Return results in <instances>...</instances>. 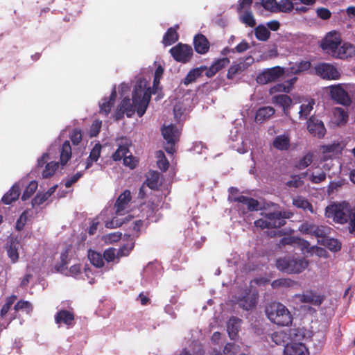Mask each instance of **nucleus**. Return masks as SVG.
<instances>
[{
    "label": "nucleus",
    "mask_w": 355,
    "mask_h": 355,
    "mask_svg": "<svg viewBox=\"0 0 355 355\" xmlns=\"http://www.w3.org/2000/svg\"><path fill=\"white\" fill-rule=\"evenodd\" d=\"M352 210V208L347 202L334 203L326 207L325 216L335 223L344 224L348 222Z\"/></svg>",
    "instance_id": "nucleus-4"
},
{
    "label": "nucleus",
    "mask_w": 355,
    "mask_h": 355,
    "mask_svg": "<svg viewBox=\"0 0 355 355\" xmlns=\"http://www.w3.org/2000/svg\"><path fill=\"white\" fill-rule=\"evenodd\" d=\"M101 145L100 144H96L95 146L92 149L89 156L85 162V169L89 168L94 162H96L100 156H101Z\"/></svg>",
    "instance_id": "nucleus-41"
},
{
    "label": "nucleus",
    "mask_w": 355,
    "mask_h": 355,
    "mask_svg": "<svg viewBox=\"0 0 355 355\" xmlns=\"http://www.w3.org/2000/svg\"><path fill=\"white\" fill-rule=\"evenodd\" d=\"M204 68H196L189 72L187 76L183 80V83L185 85H188L189 84L193 83L196 80L197 78L200 77L202 73Z\"/></svg>",
    "instance_id": "nucleus-48"
},
{
    "label": "nucleus",
    "mask_w": 355,
    "mask_h": 355,
    "mask_svg": "<svg viewBox=\"0 0 355 355\" xmlns=\"http://www.w3.org/2000/svg\"><path fill=\"white\" fill-rule=\"evenodd\" d=\"M230 63V60L227 58H223L216 60L209 69H207L206 76L207 77H212L214 76L218 71L221 70L223 68L227 66ZM206 69V68H204Z\"/></svg>",
    "instance_id": "nucleus-35"
},
{
    "label": "nucleus",
    "mask_w": 355,
    "mask_h": 355,
    "mask_svg": "<svg viewBox=\"0 0 355 355\" xmlns=\"http://www.w3.org/2000/svg\"><path fill=\"white\" fill-rule=\"evenodd\" d=\"M318 243L328 248L331 251L337 252L340 250L341 244L338 240L329 238L327 235L322 238L321 240H318Z\"/></svg>",
    "instance_id": "nucleus-43"
},
{
    "label": "nucleus",
    "mask_w": 355,
    "mask_h": 355,
    "mask_svg": "<svg viewBox=\"0 0 355 355\" xmlns=\"http://www.w3.org/2000/svg\"><path fill=\"white\" fill-rule=\"evenodd\" d=\"M341 42L340 34L336 31H331L321 40L320 47L326 53L334 57Z\"/></svg>",
    "instance_id": "nucleus-11"
},
{
    "label": "nucleus",
    "mask_w": 355,
    "mask_h": 355,
    "mask_svg": "<svg viewBox=\"0 0 355 355\" xmlns=\"http://www.w3.org/2000/svg\"><path fill=\"white\" fill-rule=\"evenodd\" d=\"M71 246H67L61 253V265L59 266V270L61 272L67 276L77 277L81 272V266L80 264H73L69 269L67 268V266L71 259Z\"/></svg>",
    "instance_id": "nucleus-12"
},
{
    "label": "nucleus",
    "mask_w": 355,
    "mask_h": 355,
    "mask_svg": "<svg viewBox=\"0 0 355 355\" xmlns=\"http://www.w3.org/2000/svg\"><path fill=\"white\" fill-rule=\"evenodd\" d=\"M355 56V46L349 42H341L333 58L345 60Z\"/></svg>",
    "instance_id": "nucleus-23"
},
{
    "label": "nucleus",
    "mask_w": 355,
    "mask_h": 355,
    "mask_svg": "<svg viewBox=\"0 0 355 355\" xmlns=\"http://www.w3.org/2000/svg\"><path fill=\"white\" fill-rule=\"evenodd\" d=\"M240 352V347L238 345L228 343L225 345L223 355H238ZM213 355H222L219 353H215Z\"/></svg>",
    "instance_id": "nucleus-52"
},
{
    "label": "nucleus",
    "mask_w": 355,
    "mask_h": 355,
    "mask_svg": "<svg viewBox=\"0 0 355 355\" xmlns=\"http://www.w3.org/2000/svg\"><path fill=\"white\" fill-rule=\"evenodd\" d=\"M88 259L91 263L96 268H101L104 265L103 255L94 250L88 251Z\"/></svg>",
    "instance_id": "nucleus-44"
},
{
    "label": "nucleus",
    "mask_w": 355,
    "mask_h": 355,
    "mask_svg": "<svg viewBox=\"0 0 355 355\" xmlns=\"http://www.w3.org/2000/svg\"><path fill=\"white\" fill-rule=\"evenodd\" d=\"M266 312L268 319L277 325L287 326L292 322L293 317L291 312L281 303H271L267 306Z\"/></svg>",
    "instance_id": "nucleus-3"
},
{
    "label": "nucleus",
    "mask_w": 355,
    "mask_h": 355,
    "mask_svg": "<svg viewBox=\"0 0 355 355\" xmlns=\"http://www.w3.org/2000/svg\"><path fill=\"white\" fill-rule=\"evenodd\" d=\"M16 300V295H12L6 299V303L1 310V317L3 318L8 313Z\"/></svg>",
    "instance_id": "nucleus-57"
},
{
    "label": "nucleus",
    "mask_w": 355,
    "mask_h": 355,
    "mask_svg": "<svg viewBox=\"0 0 355 355\" xmlns=\"http://www.w3.org/2000/svg\"><path fill=\"white\" fill-rule=\"evenodd\" d=\"M55 320L59 325L64 324L67 327H71L74 323V314L70 311L61 310L55 315Z\"/></svg>",
    "instance_id": "nucleus-30"
},
{
    "label": "nucleus",
    "mask_w": 355,
    "mask_h": 355,
    "mask_svg": "<svg viewBox=\"0 0 355 355\" xmlns=\"http://www.w3.org/2000/svg\"><path fill=\"white\" fill-rule=\"evenodd\" d=\"M254 34L258 40L266 41L270 35L268 28L264 25H259L254 28Z\"/></svg>",
    "instance_id": "nucleus-46"
},
{
    "label": "nucleus",
    "mask_w": 355,
    "mask_h": 355,
    "mask_svg": "<svg viewBox=\"0 0 355 355\" xmlns=\"http://www.w3.org/2000/svg\"><path fill=\"white\" fill-rule=\"evenodd\" d=\"M299 230L306 234L313 235L321 240L330 232V228L324 225H317L313 223L304 222L299 227Z\"/></svg>",
    "instance_id": "nucleus-14"
},
{
    "label": "nucleus",
    "mask_w": 355,
    "mask_h": 355,
    "mask_svg": "<svg viewBox=\"0 0 355 355\" xmlns=\"http://www.w3.org/2000/svg\"><path fill=\"white\" fill-rule=\"evenodd\" d=\"M348 119L347 112L341 107H335L332 112V123L336 126L344 125Z\"/></svg>",
    "instance_id": "nucleus-31"
},
{
    "label": "nucleus",
    "mask_w": 355,
    "mask_h": 355,
    "mask_svg": "<svg viewBox=\"0 0 355 355\" xmlns=\"http://www.w3.org/2000/svg\"><path fill=\"white\" fill-rule=\"evenodd\" d=\"M311 67V63L309 61H302L298 63L292 64L290 67H287L285 73L289 75L297 74L302 71L308 70Z\"/></svg>",
    "instance_id": "nucleus-37"
},
{
    "label": "nucleus",
    "mask_w": 355,
    "mask_h": 355,
    "mask_svg": "<svg viewBox=\"0 0 355 355\" xmlns=\"http://www.w3.org/2000/svg\"><path fill=\"white\" fill-rule=\"evenodd\" d=\"M293 205L297 208L302 209L304 211H309L311 213H313V209L311 204L304 198L297 197L293 200Z\"/></svg>",
    "instance_id": "nucleus-45"
},
{
    "label": "nucleus",
    "mask_w": 355,
    "mask_h": 355,
    "mask_svg": "<svg viewBox=\"0 0 355 355\" xmlns=\"http://www.w3.org/2000/svg\"><path fill=\"white\" fill-rule=\"evenodd\" d=\"M309 132L315 137L322 138L326 133V128L323 122L318 119L311 117L307 121Z\"/></svg>",
    "instance_id": "nucleus-24"
},
{
    "label": "nucleus",
    "mask_w": 355,
    "mask_h": 355,
    "mask_svg": "<svg viewBox=\"0 0 355 355\" xmlns=\"http://www.w3.org/2000/svg\"><path fill=\"white\" fill-rule=\"evenodd\" d=\"M178 40V35L176 32V28H170L165 33L163 37V43L165 45H171Z\"/></svg>",
    "instance_id": "nucleus-47"
},
{
    "label": "nucleus",
    "mask_w": 355,
    "mask_h": 355,
    "mask_svg": "<svg viewBox=\"0 0 355 355\" xmlns=\"http://www.w3.org/2000/svg\"><path fill=\"white\" fill-rule=\"evenodd\" d=\"M139 163V159L137 157L133 156L132 154L125 156L123 159V164L130 168L134 169L136 168Z\"/></svg>",
    "instance_id": "nucleus-60"
},
{
    "label": "nucleus",
    "mask_w": 355,
    "mask_h": 355,
    "mask_svg": "<svg viewBox=\"0 0 355 355\" xmlns=\"http://www.w3.org/2000/svg\"><path fill=\"white\" fill-rule=\"evenodd\" d=\"M160 185L159 181V173L156 171H150L147 175V178L146 182L140 188L139 196L141 197H144L145 195V188L146 186L149 187L151 189H157Z\"/></svg>",
    "instance_id": "nucleus-26"
},
{
    "label": "nucleus",
    "mask_w": 355,
    "mask_h": 355,
    "mask_svg": "<svg viewBox=\"0 0 355 355\" xmlns=\"http://www.w3.org/2000/svg\"><path fill=\"white\" fill-rule=\"evenodd\" d=\"M282 244L297 245L304 254H315L318 257H326L327 251L318 246H311L309 243L300 238H284L282 240Z\"/></svg>",
    "instance_id": "nucleus-9"
},
{
    "label": "nucleus",
    "mask_w": 355,
    "mask_h": 355,
    "mask_svg": "<svg viewBox=\"0 0 355 355\" xmlns=\"http://www.w3.org/2000/svg\"><path fill=\"white\" fill-rule=\"evenodd\" d=\"M60 153V164L64 166L71 157V147L69 141H65L63 143Z\"/></svg>",
    "instance_id": "nucleus-42"
},
{
    "label": "nucleus",
    "mask_w": 355,
    "mask_h": 355,
    "mask_svg": "<svg viewBox=\"0 0 355 355\" xmlns=\"http://www.w3.org/2000/svg\"><path fill=\"white\" fill-rule=\"evenodd\" d=\"M327 89L329 90L331 98L338 103L344 106L351 104V98L341 84L331 85Z\"/></svg>",
    "instance_id": "nucleus-15"
},
{
    "label": "nucleus",
    "mask_w": 355,
    "mask_h": 355,
    "mask_svg": "<svg viewBox=\"0 0 355 355\" xmlns=\"http://www.w3.org/2000/svg\"><path fill=\"white\" fill-rule=\"evenodd\" d=\"M314 105L315 101L312 98H308L301 101L298 112L300 119L304 120L307 119L312 112Z\"/></svg>",
    "instance_id": "nucleus-34"
},
{
    "label": "nucleus",
    "mask_w": 355,
    "mask_h": 355,
    "mask_svg": "<svg viewBox=\"0 0 355 355\" xmlns=\"http://www.w3.org/2000/svg\"><path fill=\"white\" fill-rule=\"evenodd\" d=\"M104 260L107 262L119 261V257H118L117 250L115 248H110L105 250L103 253Z\"/></svg>",
    "instance_id": "nucleus-55"
},
{
    "label": "nucleus",
    "mask_w": 355,
    "mask_h": 355,
    "mask_svg": "<svg viewBox=\"0 0 355 355\" xmlns=\"http://www.w3.org/2000/svg\"><path fill=\"white\" fill-rule=\"evenodd\" d=\"M348 229L349 232L355 234V207L352 208L348 220Z\"/></svg>",
    "instance_id": "nucleus-64"
},
{
    "label": "nucleus",
    "mask_w": 355,
    "mask_h": 355,
    "mask_svg": "<svg viewBox=\"0 0 355 355\" xmlns=\"http://www.w3.org/2000/svg\"><path fill=\"white\" fill-rule=\"evenodd\" d=\"M193 44L196 52L200 54L207 53L209 49V42L202 34L197 35L193 39Z\"/></svg>",
    "instance_id": "nucleus-33"
},
{
    "label": "nucleus",
    "mask_w": 355,
    "mask_h": 355,
    "mask_svg": "<svg viewBox=\"0 0 355 355\" xmlns=\"http://www.w3.org/2000/svg\"><path fill=\"white\" fill-rule=\"evenodd\" d=\"M345 148V144L341 142H334L331 144L324 145L321 147L322 156L321 161L325 162L332 156L340 155Z\"/></svg>",
    "instance_id": "nucleus-20"
},
{
    "label": "nucleus",
    "mask_w": 355,
    "mask_h": 355,
    "mask_svg": "<svg viewBox=\"0 0 355 355\" xmlns=\"http://www.w3.org/2000/svg\"><path fill=\"white\" fill-rule=\"evenodd\" d=\"M355 166V162L352 159L349 158L344 160L340 164V171L345 175H347L349 171L353 170L352 168Z\"/></svg>",
    "instance_id": "nucleus-59"
},
{
    "label": "nucleus",
    "mask_w": 355,
    "mask_h": 355,
    "mask_svg": "<svg viewBox=\"0 0 355 355\" xmlns=\"http://www.w3.org/2000/svg\"><path fill=\"white\" fill-rule=\"evenodd\" d=\"M21 241L17 237H11L7 245V254L12 263H16L19 259V251L21 249Z\"/></svg>",
    "instance_id": "nucleus-25"
},
{
    "label": "nucleus",
    "mask_w": 355,
    "mask_h": 355,
    "mask_svg": "<svg viewBox=\"0 0 355 355\" xmlns=\"http://www.w3.org/2000/svg\"><path fill=\"white\" fill-rule=\"evenodd\" d=\"M234 302L242 309L248 310L255 306L256 295L250 294V291L245 289L241 294L235 296Z\"/></svg>",
    "instance_id": "nucleus-19"
},
{
    "label": "nucleus",
    "mask_w": 355,
    "mask_h": 355,
    "mask_svg": "<svg viewBox=\"0 0 355 355\" xmlns=\"http://www.w3.org/2000/svg\"><path fill=\"white\" fill-rule=\"evenodd\" d=\"M315 73L322 79L329 80H338L341 76L340 70L330 63H320L315 67Z\"/></svg>",
    "instance_id": "nucleus-13"
},
{
    "label": "nucleus",
    "mask_w": 355,
    "mask_h": 355,
    "mask_svg": "<svg viewBox=\"0 0 355 355\" xmlns=\"http://www.w3.org/2000/svg\"><path fill=\"white\" fill-rule=\"evenodd\" d=\"M37 182L36 181H32L29 183V184L26 187L22 196V200H26L28 199L36 191L37 188Z\"/></svg>",
    "instance_id": "nucleus-54"
},
{
    "label": "nucleus",
    "mask_w": 355,
    "mask_h": 355,
    "mask_svg": "<svg viewBox=\"0 0 355 355\" xmlns=\"http://www.w3.org/2000/svg\"><path fill=\"white\" fill-rule=\"evenodd\" d=\"M246 69V65L245 63H241L232 65L228 70L227 72V78L229 79H232L234 76Z\"/></svg>",
    "instance_id": "nucleus-53"
},
{
    "label": "nucleus",
    "mask_w": 355,
    "mask_h": 355,
    "mask_svg": "<svg viewBox=\"0 0 355 355\" xmlns=\"http://www.w3.org/2000/svg\"><path fill=\"white\" fill-rule=\"evenodd\" d=\"M53 148L54 146L52 145L48 151L39 157L37 161V167H42L46 164L45 168L42 173L44 178H47L54 175L59 168V162L53 160L56 157V153H54Z\"/></svg>",
    "instance_id": "nucleus-7"
},
{
    "label": "nucleus",
    "mask_w": 355,
    "mask_h": 355,
    "mask_svg": "<svg viewBox=\"0 0 355 355\" xmlns=\"http://www.w3.org/2000/svg\"><path fill=\"white\" fill-rule=\"evenodd\" d=\"M49 198V194L38 193L33 200V207L40 205L44 203Z\"/></svg>",
    "instance_id": "nucleus-63"
},
{
    "label": "nucleus",
    "mask_w": 355,
    "mask_h": 355,
    "mask_svg": "<svg viewBox=\"0 0 355 355\" xmlns=\"http://www.w3.org/2000/svg\"><path fill=\"white\" fill-rule=\"evenodd\" d=\"M292 300L301 303H310L313 305H320L323 301V297L313 291H306L302 295L297 294L292 297Z\"/></svg>",
    "instance_id": "nucleus-22"
},
{
    "label": "nucleus",
    "mask_w": 355,
    "mask_h": 355,
    "mask_svg": "<svg viewBox=\"0 0 355 355\" xmlns=\"http://www.w3.org/2000/svg\"><path fill=\"white\" fill-rule=\"evenodd\" d=\"M236 189L233 187L230 189V195L229 196V199L231 201L238 202L237 207L239 212L242 214H245L247 211H254L259 209V202L257 200L244 196L234 197V192H236Z\"/></svg>",
    "instance_id": "nucleus-10"
},
{
    "label": "nucleus",
    "mask_w": 355,
    "mask_h": 355,
    "mask_svg": "<svg viewBox=\"0 0 355 355\" xmlns=\"http://www.w3.org/2000/svg\"><path fill=\"white\" fill-rule=\"evenodd\" d=\"M277 268L287 273H300L308 266V261L304 258L285 257L279 259L276 263Z\"/></svg>",
    "instance_id": "nucleus-6"
},
{
    "label": "nucleus",
    "mask_w": 355,
    "mask_h": 355,
    "mask_svg": "<svg viewBox=\"0 0 355 355\" xmlns=\"http://www.w3.org/2000/svg\"><path fill=\"white\" fill-rule=\"evenodd\" d=\"M305 337V330L300 328L275 331L271 336V338L275 344L284 345V347L293 340H304Z\"/></svg>",
    "instance_id": "nucleus-5"
},
{
    "label": "nucleus",
    "mask_w": 355,
    "mask_h": 355,
    "mask_svg": "<svg viewBox=\"0 0 355 355\" xmlns=\"http://www.w3.org/2000/svg\"><path fill=\"white\" fill-rule=\"evenodd\" d=\"M325 179H326V173L322 171H318V170L313 171L309 175V180L314 184L320 183V182L324 181Z\"/></svg>",
    "instance_id": "nucleus-50"
},
{
    "label": "nucleus",
    "mask_w": 355,
    "mask_h": 355,
    "mask_svg": "<svg viewBox=\"0 0 355 355\" xmlns=\"http://www.w3.org/2000/svg\"><path fill=\"white\" fill-rule=\"evenodd\" d=\"M293 9V4L289 0H281L278 2V11L288 12Z\"/></svg>",
    "instance_id": "nucleus-61"
},
{
    "label": "nucleus",
    "mask_w": 355,
    "mask_h": 355,
    "mask_svg": "<svg viewBox=\"0 0 355 355\" xmlns=\"http://www.w3.org/2000/svg\"><path fill=\"white\" fill-rule=\"evenodd\" d=\"M241 320L236 318H231L227 326V331L231 339H235L241 326Z\"/></svg>",
    "instance_id": "nucleus-39"
},
{
    "label": "nucleus",
    "mask_w": 355,
    "mask_h": 355,
    "mask_svg": "<svg viewBox=\"0 0 355 355\" xmlns=\"http://www.w3.org/2000/svg\"><path fill=\"white\" fill-rule=\"evenodd\" d=\"M116 98V92L114 89L112 92V94H111L110 96L109 97V99H107L106 98H105L102 100V102L99 103L100 112L103 113L105 115H107L110 111L111 107H112V105L115 101Z\"/></svg>",
    "instance_id": "nucleus-40"
},
{
    "label": "nucleus",
    "mask_w": 355,
    "mask_h": 355,
    "mask_svg": "<svg viewBox=\"0 0 355 355\" xmlns=\"http://www.w3.org/2000/svg\"><path fill=\"white\" fill-rule=\"evenodd\" d=\"M239 14L240 19L243 24L250 27H253L255 26L256 21L254 18L252 12L246 10L243 11L242 12H239Z\"/></svg>",
    "instance_id": "nucleus-49"
},
{
    "label": "nucleus",
    "mask_w": 355,
    "mask_h": 355,
    "mask_svg": "<svg viewBox=\"0 0 355 355\" xmlns=\"http://www.w3.org/2000/svg\"><path fill=\"white\" fill-rule=\"evenodd\" d=\"M162 134L168 144H175L180 137V130L174 125L170 124L164 126Z\"/></svg>",
    "instance_id": "nucleus-28"
},
{
    "label": "nucleus",
    "mask_w": 355,
    "mask_h": 355,
    "mask_svg": "<svg viewBox=\"0 0 355 355\" xmlns=\"http://www.w3.org/2000/svg\"><path fill=\"white\" fill-rule=\"evenodd\" d=\"M263 8L272 12H278V2L276 0H262Z\"/></svg>",
    "instance_id": "nucleus-62"
},
{
    "label": "nucleus",
    "mask_w": 355,
    "mask_h": 355,
    "mask_svg": "<svg viewBox=\"0 0 355 355\" xmlns=\"http://www.w3.org/2000/svg\"><path fill=\"white\" fill-rule=\"evenodd\" d=\"M32 305L28 301H19L14 306L13 309L15 313L19 311H26L27 313H29L32 311Z\"/></svg>",
    "instance_id": "nucleus-56"
},
{
    "label": "nucleus",
    "mask_w": 355,
    "mask_h": 355,
    "mask_svg": "<svg viewBox=\"0 0 355 355\" xmlns=\"http://www.w3.org/2000/svg\"><path fill=\"white\" fill-rule=\"evenodd\" d=\"M283 355H309V350L303 340H293L285 345Z\"/></svg>",
    "instance_id": "nucleus-21"
},
{
    "label": "nucleus",
    "mask_w": 355,
    "mask_h": 355,
    "mask_svg": "<svg viewBox=\"0 0 355 355\" xmlns=\"http://www.w3.org/2000/svg\"><path fill=\"white\" fill-rule=\"evenodd\" d=\"M130 200L131 193L128 190L125 191L119 196L114 205L115 216L111 220L105 222V226L107 228L119 227L133 218L130 214L124 216L128 214V205Z\"/></svg>",
    "instance_id": "nucleus-2"
},
{
    "label": "nucleus",
    "mask_w": 355,
    "mask_h": 355,
    "mask_svg": "<svg viewBox=\"0 0 355 355\" xmlns=\"http://www.w3.org/2000/svg\"><path fill=\"white\" fill-rule=\"evenodd\" d=\"M117 149L112 156L114 161L121 160L122 158L124 159L125 156L129 153V147L131 146V141L127 138H121L117 141Z\"/></svg>",
    "instance_id": "nucleus-27"
},
{
    "label": "nucleus",
    "mask_w": 355,
    "mask_h": 355,
    "mask_svg": "<svg viewBox=\"0 0 355 355\" xmlns=\"http://www.w3.org/2000/svg\"><path fill=\"white\" fill-rule=\"evenodd\" d=\"M313 155L311 153H306L304 157H302L297 164H296V167L298 169H303L308 167L313 162Z\"/></svg>",
    "instance_id": "nucleus-51"
},
{
    "label": "nucleus",
    "mask_w": 355,
    "mask_h": 355,
    "mask_svg": "<svg viewBox=\"0 0 355 355\" xmlns=\"http://www.w3.org/2000/svg\"><path fill=\"white\" fill-rule=\"evenodd\" d=\"M272 101L273 103L282 107L286 115L288 114V108L292 104V100L286 94L276 95L272 97Z\"/></svg>",
    "instance_id": "nucleus-36"
},
{
    "label": "nucleus",
    "mask_w": 355,
    "mask_h": 355,
    "mask_svg": "<svg viewBox=\"0 0 355 355\" xmlns=\"http://www.w3.org/2000/svg\"><path fill=\"white\" fill-rule=\"evenodd\" d=\"M163 73L164 68L159 64L154 73L147 70L137 76L132 99L123 98L116 113V119H120L124 113L128 117H131L135 112L139 117L142 116L148 106L152 94H156L161 89L159 83Z\"/></svg>",
    "instance_id": "nucleus-1"
},
{
    "label": "nucleus",
    "mask_w": 355,
    "mask_h": 355,
    "mask_svg": "<svg viewBox=\"0 0 355 355\" xmlns=\"http://www.w3.org/2000/svg\"><path fill=\"white\" fill-rule=\"evenodd\" d=\"M273 148L281 151L288 150L291 146V138L288 132L278 135L272 141Z\"/></svg>",
    "instance_id": "nucleus-29"
},
{
    "label": "nucleus",
    "mask_w": 355,
    "mask_h": 355,
    "mask_svg": "<svg viewBox=\"0 0 355 355\" xmlns=\"http://www.w3.org/2000/svg\"><path fill=\"white\" fill-rule=\"evenodd\" d=\"M20 184L21 182L14 184L10 190L3 196L2 201L3 203L9 205L18 198L21 189Z\"/></svg>",
    "instance_id": "nucleus-38"
},
{
    "label": "nucleus",
    "mask_w": 355,
    "mask_h": 355,
    "mask_svg": "<svg viewBox=\"0 0 355 355\" xmlns=\"http://www.w3.org/2000/svg\"><path fill=\"white\" fill-rule=\"evenodd\" d=\"M284 73V69L280 67L267 69L257 76V82L259 84H268L269 83L276 81Z\"/></svg>",
    "instance_id": "nucleus-16"
},
{
    "label": "nucleus",
    "mask_w": 355,
    "mask_h": 355,
    "mask_svg": "<svg viewBox=\"0 0 355 355\" xmlns=\"http://www.w3.org/2000/svg\"><path fill=\"white\" fill-rule=\"evenodd\" d=\"M265 218L258 219L254 221V225L261 229L277 228L285 224V218H289L286 212L274 211L265 213Z\"/></svg>",
    "instance_id": "nucleus-8"
},
{
    "label": "nucleus",
    "mask_w": 355,
    "mask_h": 355,
    "mask_svg": "<svg viewBox=\"0 0 355 355\" xmlns=\"http://www.w3.org/2000/svg\"><path fill=\"white\" fill-rule=\"evenodd\" d=\"M144 211V207H142V216L141 218H136L131 223L132 233L131 235L133 236H138L140 232L147 227V220L151 218L153 215V210H148Z\"/></svg>",
    "instance_id": "nucleus-18"
},
{
    "label": "nucleus",
    "mask_w": 355,
    "mask_h": 355,
    "mask_svg": "<svg viewBox=\"0 0 355 355\" xmlns=\"http://www.w3.org/2000/svg\"><path fill=\"white\" fill-rule=\"evenodd\" d=\"M275 112V109L270 106L261 107L256 112L254 119L255 122L262 123L273 116Z\"/></svg>",
    "instance_id": "nucleus-32"
},
{
    "label": "nucleus",
    "mask_w": 355,
    "mask_h": 355,
    "mask_svg": "<svg viewBox=\"0 0 355 355\" xmlns=\"http://www.w3.org/2000/svg\"><path fill=\"white\" fill-rule=\"evenodd\" d=\"M134 248V242L132 241L128 242L126 244L123 245L119 249H116L118 257L119 259L123 257L128 256L132 250Z\"/></svg>",
    "instance_id": "nucleus-58"
},
{
    "label": "nucleus",
    "mask_w": 355,
    "mask_h": 355,
    "mask_svg": "<svg viewBox=\"0 0 355 355\" xmlns=\"http://www.w3.org/2000/svg\"><path fill=\"white\" fill-rule=\"evenodd\" d=\"M170 53L176 61L186 63L191 58L193 49L187 44L180 43L171 48Z\"/></svg>",
    "instance_id": "nucleus-17"
}]
</instances>
